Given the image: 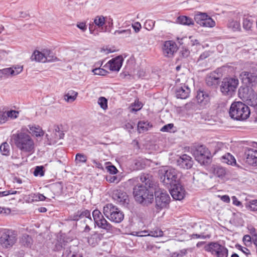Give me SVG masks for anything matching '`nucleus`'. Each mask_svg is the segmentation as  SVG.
<instances>
[{
  "mask_svg": "<svg viewBox=\"0 0 257 257\" xmlns=\"http://www.w3.org/2000/svg\"><path fill=\"white\" fill-rule=\"evenodd\" d=\"M21 242L24 246H30L32 243V239L29 235L24 234L21 237Z\"/></svg>",
  "mask_w": 257,
  "mask_h": 257,
  "instance_id": "37",
  "label": "nucleus"
},
{
  "mask_svg": "<svg viewBox=\"0 0 257 257\" xmlns=\"http://www.w3.org/2000/svg\"><path fill=\"white\" fill-rule=\"evenodd\" d=\"M133 194L136 200L144 205L152 203L153 200V194L149 191L143 185H138L134 188Z\"/></svg>",
  "mask_w": 257,
  "mask_h": 257,
  "instance_id": "4",
  "label": "nucleus"
},
{
  "mask_svg": "<svg viewBox=\"0 0 257 257\" xmlns=\"http://www.w3.org/2000/svg\"><path fill=\"white\" fill-rule=\"evenodd\" d=\"M139 179L145 185V187L151 188L153 186V182L152 180V176L148 174H142L139 177L136 178V179H133L131 180L132 181H138Z\"/></svg>",
  "mask_w": 257,
  "mask_h": 257,
  "instance_id": "25",
  "label": "nucleus"
},
{
  "mask_svg": "<svg viewBox=\"0 0 257 257\" xmlns=\"http://www.w3.org/2000/svg\"><path fill=\"white\" fill-rule=\"evenodd\" d=\"M132 27L136 33H138L140 31V30L142 28L141 24L139 22L135 23L132 25Z\"/></svg>",
  "mask_w": 257,
  "mask_h": 257,
  "instance_id": "63",
  "label": "nucleus"
},
{
  "mask_svg": "<svg viewBox=\"0 0 257 257\" xmlns=\"http://www.w3.org/2000/svg\"><path fill=\"white\" fill-rule=\"evenodd\" d=\"M204 249L216 257L228 256V249L224 246L217 242H211L206 245Z\"/></svg>",
  "mask_w": 257,
  "mask_h": 257,
  "instance_id": "9",
  "label": "nucleus"
},
{
  "mask_svg": "<svg viewBox=\"0 0 257 257\" xmlns=\"http://www.w3.org/2000/svg\"><path fill=\"white\" fill-rule=\"evenodd\" d=\"M104 234L98 231H93L88 237V243L92 246H96L104 238Z\"/></svg>",
  "mask_w": 257,
  "mask_h": 257,
  "instance_id": "21",
  "label": "nucleus"
},
{
  "mask_svg": "<svg viewBox=\"0 0 257 257\" xmlns=\"http://www.w3.org/2000/svg\"><path fill=\"white\" fill-rule=\"evenodd\" d=\"M155 25V21L152 20H147L146 21L144 26L146 30L151 31L154 29Z\"/></svg>",
  "mask_w": 257,
  "mask_h": 257,
  "instance_id": "44",
  "label": "nucleus"
},
{
  "mask_svg": "<svg viewBox=\"0 0 257 257\" xmlns=\"http://www.w3.org/2000/svg\"><path fill=\"white\" fill-rule=\"evenodd\" d=\"M92 216L95 226L105 231L107 233H113L115 231V227L112 226L103 216L98 209H95L92 212Z\"/></svg>",
  "mask_w": 257,
  "mask_h": 257,
  "instance_id": "6",
  "label": "nucleus"
},
{
  "mask_svg": "<svg viewBox=\"0 0 257 257\" xmlns=\"http://www.w3.org/2000/svg\"><path fill=\"white\" fill-rule=\"evenodd\" d=\"M149 232V230H143L141 231H133L132 234L133 235L137 236H149L148 233Z\"/></svg>",
  "mask_w": 257,
  "mask_h": 257,
  "instance_id": "53",
  "label": "nucleus"
},
{
  "mask_svg": "<svg viewBox=\"0 0 257 257\" xmlns=\"http://www.w3.org/2000/svg\"><path fill=\"white\" fill-rule=\"evenodd\" d=\"M194 156L197 161L204 162L205 159L209 158L208 150L203 146H200L194 152Z\"/></svg>",
  "mask_w": 257,
  "mask_h": 257,
  "instance_id": "20",
  "label": "nucleus"
},
{
  "mask_svg": "<svg viewBox=\"0 0 257 257\" xmlns=\"http://www.w3.org/2000/svg\"><path fill=\"white\" fill-rule=\"evenodd\" d=\"M27 202L29 203H32L37 201V194L31 193L29 194L26 198Z\"/></svg>",
  "mask_w": 257,
  "mask_h": 257,
  "instance_id": "51",
  "label": "nucleus"
},
{
  "mask_svg": "<svg viewBox=\"0 0 257 257\" xmlns=\"http://www.w3.org/2000/svg\"><path fill=\"white\" fill-rule=\"evenodd\" d=\"M7 112V117H8V119L10 118L12 119H14L17 118L19 114V112L18 111H16L15 110H10L6 111Z\"/></svg>",
  "mask_w": 257,
  "mask_h": 257,
  "instance_id": "45",
  "label": "nucleus"
},
{
  "mask_svg": "<svg viewBox=\"0 0 257 257\" xmlns=\"http://www.w3.org/2000/svg\"><path fill=\"white\" fill-rule=\"evenodd\" d=\"M187 253V250L183 249L180 250L179 251L174 253V257H182Z\"/></svg>",
  "mask_w": 257,
  "mask_h": 257,
  "instance_id": "61",
  "label": "nucleus"
},
{
  "mask_svg": "<svg viewBox=\"0 0 257 257\" xmlns=\"http://www.w3.org/2000/svg\"><path fill=\"white\" fill-rule=\"evenodd\" d=\"M87 157L83 154L77 153L75 156V162L76 164L84 163L86 162Z\"/></svg>",
  "mask_w": 257,
  "mask_h": 257,
  "instance_id": "40",
  "label": "nucleus"
},
{
  "mask_svg": "<svg viewBox=\"0 0 257 257\" xmlns=\"http://www.w3.org/2000/svg\"><path fill=\"white\" fill-rule=\"evenodd\" d=\"M43 52L46 59V62H53L57 60V58L54 56L53 53L50 50L44 49Z\"/></svg>",
  "mask_w": 257,
  "mask_h": 257,
  "instance_id": "33",
  "label": "nucleus"
},
{
  "mask_svg": "<svg viewBox=\"0 0 257 257\" xmlns=\"http://www.w3.org/2000/svg\"><path fill=\"white\" fill-rule=\"evenodd\" d=\"M142 107L143 104L139 100H135L130 106V109L131 112H137L140 110Z\"/></svg>",
  "mask_w": 257,
  "mask_h": 257,
  "instance_id": "39",
  "label": "nucleus"
},
{
  "mask_svg": "<svg viewBox=\"0 0 257 257\" xmlns=\"http://www.w3.org/2000/svg\"><path fill=\"white\" fill-rule=\"evenodd\" d=\"M248 208L250 211H257V200H253L249 202Z\"/></svg>",
  "mask_w": 257,
  "mask_h": 257,
  "instance_id": "52",
  "label": "nucleus"
},
{
  "mask_svg": "<svg viewBox=\"0 0 257 257\" xmlns=\"http://www.w3.org/2000/svg\"><path fill=\"white\" fill-rule=\"evenodd\" d=\"M105 18L103 16H97L94 19L93 22L90 23L89 25V30L90 33L96 36L98 33L95 32V30L97 27L103 31V26L105 23Z\"/></svg>",
  "mask_w": 257,
  "mask_h": 257,
  "instance_id": "13",
  "label": "nucleus"
},
{
  "mask_svg": "<svg viewBox=\"0 0 257 257\" xmlns=\"http://www.w3.org/2000/svg\"><path fill=\"white\" fill-rule=\"evenodd\" d=\"M254 20L251 16H246L243 18V28L246 31H251V28L254 24Z\"/></svg>",
  "mask_w": 257,
  "mask_h": 257,
  "instance_id": "29",
  "label": "nucleus"
},
{
  "mask_svg": "<svg viewBox=\"0 0 257 257\" xmlns=\"http://www.w3.org/2000/svg\"><path fill=\"white\" fill-rule=\"evenodd\" d=\"M139 179L145 185V187L151 188L153 186V182L152 180V176L148 174H142L139 177L136 178V179H133L131 180L132 181H138Z\"/></svg>",
  "mask_w": 257,
  "mask_h": 257,
  "instance_id": "23",
  "label": "nucleus"
},
{
  "mask_svg": "<svg viewBox=\"0 0 257 257\" xmlns=\"http://www.w3.org/2000/svg\"><path fill=\"white\" fill-rule=\"evenodd\" d=\"M31 59L32 61H36L39 62H46V59L44 56L43 51L42 52L36 50L31 56Z\"/></svg>",
  "mask_w": 257,
  "mask_h": 257,
  "instance_id": "31",
  "label": "nucleus"
},
{
  "mask_svg": "<svg viewBox=\"0 0 257 257\" xmlns=\"http://www.w3.org/2000/svg\"><path fill=\"white\" fill-rule=\"evenodd\" d=\"M228 27L235 31L240 29V25L237 21L230 20L228 23Z\"/></svg>",
  "mask_w": 257,
  "mask_h": 257,
  "instance_id": "38",
  "label": "nucleus"
},
{
  "mask_svg": "<svg viewBox=\"0 0 257 257\" xmlns=\"http://www.w3.org/2000/svg\"><path fill=\"white\" fill-rule=\"evenodd\" d=\"M250 113L248 106L240 101L233 102L229 111V116L237 120L246 119L249 116Z\"/></svg>",
  "mask_w": 257,
  "mask_h": 257,
  "instance_id": "2",
  "label": "nucleus"
},
{
  "mask_svg": "<svg viewBox=\"0 0 257 257\" xmlns=\"http://www.w3.org/2000/svg\"><path fill=\"white\" fill-rule=\"evenodd\" d=\"M78 95V93L73 90H70L64 96V99L67 102L74 101Z\"/></svg>",
  "mask_w": 257,
  "mask_h": 257,
  "instance_id": "34",
  "label": "nucleus"
},
{
  "mask_svg": "<svg viewBox=\"0 0 257 257\" xmlns=\"http://www.w3.org/2000/svg\"><path fill=\"white\" fill-rule=\"evenodd\" d=\"M239 81L235 77L224 78L220 85V90L223 95L232 96L236 91Z\"/></svg>",
  "mask_w": 257,
  "mask_h": 257,
  "instance_id": "7",
  "label": "nucleus"
},
{
  "mask_svg": "<svg viewBox=\"0 0 257 257\" xmlns=\"http://www.w3.org/2000/svg\"><path fill=\"white\" fill-rule=\"evenodd\" d=\"M107 181L109 182V183H118L120 181V179L119 178L115 176H112V175H109L107 176L106 178Z\"/></svg>",
  "mask_w": 257,
  "mask_h": 257,
  "instance_id": "50",
  "label": "nucleus"
},
{
  "mask_svg": "<svg viewBox=\"0 0 257 257\" xmlns=\"http://www.w3.org/2000/svg\"><path fill=\"white\" fill-rule=\"evenodd\" d=\"M162 53L166 57H172L178 50L176 43L171 40L166 41L164 42L162 47Z\"/></svg>",
  "mask_w": 257,
  "mask_h": 257,
  "instance_id": "12",
  "label": "nucleus"
},
{
  "mask_svg": "<svg viewBox=\"0 0 257 257\" xmlns=\"http://www.w3.org/2000/svg\"><path fill=\"white\" fill-rule=\"evenodd\" d=\"M98 103L103 109L105 110L107 108V100L105 97H99L98 100Z\"/></svg>",
  "mask_w": 257,
  "mask_h": 257,
  "instance_id": "46",
  "label": "nucleus"
},
{
  "mask_svg": "<svg viewBox=\"0 0 257 257\" xmlns=\"http://www.w3.org/2000/svg\"><path fill=\"white\" fill-rule=\"evenodd\" d=\"M218 78L212 76H209L206 78V83L209 86H212L217 83Z\"/></svg>",
  "mask_w": 257,
  "mask_h": 257,
  "instance_id": "47",
  "label": "nucleus"
},
{
  "mask_svg": "<svg viewBox=\"0 0 257 257\" xmlns=\"http://www.w3.org/2000/svg\"><path fill=\"white\" fill-rule=\"evenodd\" d=\"M221 161L228 165L232 166L236 164V160L234 157L230 153H226L220 158Z\"/></svg>",
  "mask_w": 257,
  "mask_h": 257,
  "instance_id": "30",
  "label": "nucleus"
},
{
  "mask_svg": "<svg viewBox=\"0 0 257 257\" xmlns=\"http://www.w3.org/2000/svg\"><path fill=\"white\" fill-rule=\"evenodd\" d=\"M176 22L179 24L190 26L194 24L193 20L187 16H179L176 20Z\"/></svg>",
  "mask_w": 257,
  "mask_h": 257,
  "instance_id": "32",
  "label": "nucleus"
},
{
  "mask_svg": "<svg viewBox=\"0 0 257 257\" xmlns=\"http://www.w3.org/2000/svg\"><path fill=\"white\" fill-rule=\"evenodd\" d=\"M139 179L145 185V187L151 188L153 186V182L152 180V176L148 174H142L139 177L136 178V179H133L131 180L132 181H138Z\"/></svg>",
  "mask_w": 257,
  "mask_h": 257,
  "instance_id": "24",
  "label": "nucleus"
},
{
  "mask_svg": "<svg viewBox=\"0 0 257 257\" xmlns=\"http://www.w3.org/2000/svg\"><path fill=\"white\" fill-rule=\"evenodd\" d=\"M64 134L61 131L58 125L55 126L54 130L52 134L49 136L48 134L46 137L48 141V145H51L56 144L59 140L63 139Z\"/></svg>",
  "mask_w": 257,
  "mask_h": 257,
  "instance_id": "15",
  "label": "nucleus"
},
{
  "mask_svg": "<svg viewBox=\"0 0 257 257\" xmlns=\"http://www.w3.org/2000/svg\"><path fill=\"white\" fill-rule=\"evenodd\" d=\"M244 160L248 164L257 166V150L252 148L247 149L244 155Z\"/></svg>",
  "mask_w": 257,
  "mask_h": 257,
  "instance_id": "16",
  "label": "nucleus"
},
{
  "mask_svg": "<svg viewBox=\"0 0 257 257\" xmlns=\"http://www.w3.org/2000/svg\"><path fill=\"white\" fill-rule=\"evenodd\" d=\"M112 198L120 205H125L128 203V197L126 193L120 190L116 189L113 191Z\"/></svg>",
  "mask_w": 257,
  "mask_h": 257,
  "instance_id": "17",
  "label": "nucleus"
},
{
  "mask_svg": "<svg viewBox=\"0 0 257 257\" xmlns=\"http://www.w3.org/2000/svg\"><path fill=\"white\" fill-rule=\"evenodd\" d=\"M197 102L202 106L208 104L210 101V97L207 92L203 90H199L196 95Z\"/></svg>",
  "mask_w": 257,
  "mask_h": 257,
  "instance_id": "22",
  "label": "nucleus"
},
{
  "mask_svg": "<svg viewBox=\"0 0 257 257\" xmlns=\"http://www.w3.org/2000/svg\"><path fill=\"white\" fill-rule=\"evenodd\" d=\"M104 216L111 222L118 223L124 218V214L119 208L111 203L106 204L103 208Z\"/></svg>",
  "mask_w": 257,
  "mask_h": 257,
  "instance_id": "5",
  "label": "nucleus"
},
{
  "mask_svg": "<svg viewBox=\"0 0 257 257\" xmlns=\"http://www.w3.org/2000/svg\"><path fill=\"white\" fill-rule=\"evenodd\" d=\"M177 164L181 168L189 169L192 167L193 161L190 156L183 154L178 159Z\"/></svg>",
  "mask_w": 257,
  "mask_h": 257,
  "instance_id": "19",
  "label": "nucleus"
},
{
  "mask_svg": "<svg viewBox=\"0 0 257 257\" xmlns=\"http://www.w3.org/2000/svg\"><path fill=\"white\" fill-rule=\"evenodd\" d=\"M34 175L35 176H43L44 175V172L43 171V167L41 166H37L35 169L34 172Z\"/></svg>",
  "mask_w": 257,
  "mask_h": 257,
  "instance_id": "48",
  "label": "nucleus"
},
{
  "mask_svg": "<svg viewBox=\"0 0 257 257\" xmlns=\"http://www.w3.org/2000/svg\"><path fill=\"white\" fill-rule=\"evenodd\" d=\"M148 235L154 237H161L163 235V232L160 229L156 228L150 231Z\"/></svg>",
  "mask_w": 257,
  "mask_h": 257,
  "instance_id": "41",
  "label": "nucleus"
},
{
  "mask_svg": "<svg viewBox=\"0 0 257 257\" xmlns=\"http://www.w3.org/2000/svg\"><path fill=\"white\" fill-rule=\"evenodd\" d=\"M84 217L89 218L91 221L92 220L90 217V212L87 209H81L80 210H78L70 217L71 220L77 221Z\"/></svg>",
  "mask_w": 257,
  "mask_h": 257,
  "instance_id": "27",
  "label": "nucleus"
},
{
  "mask_svg": "<svg viewBox=\"0 0 257 257\" xmlns=\"http://www.w3.org/2000/svg\"><path fill=\"white\" fill-rule=\"evenodd\" d=\"M12 68L14 71V74H13V76L18 75L23 71V67L22 66L13 67Z\"/></svg>",
  "mask_w": 257,
  "mask_h": 257,
  "instance_id": "59",
  "label": "nucleus"
},
{
  "mask_svg": "<svg viewBox=\"0 0 257 257\" xmlns=\"http://www.w3.org/2000/svg\"><path fill=\"white\" fill-rule=\"evenodd\" d=\"M178 171L174 168L164 167L159 171L160 180L163 184L169 188L178 181Z\"/></svg>",
  "mask_w": 257,
  "mask_h": 257,
  "instance_id": "3",
  "label": "nucleus"
},
{
  "mask_svg": "<svg viewBox=\"0 0 257 257\" xmlns=\"http://www.w3.org/2000/svg\"><path fill=\"white\" fill-rule=\"evenodd\" d=\"M107 171L111 174H115L117 173V170L114 166H108L106 167Z\"/></svg>",
  "mask_w": 257,
  "mask_h": 257,
  "instance_id": "62",
  "label": "nucleus"
},
{
  "mask_svg": "<svg viewBox=\"0 0 257 257\" xmlns=\"http://www.w3.org/2000/svg\"><path fill=\"white\" fill-rule=\"evenodd\" d=\"M214 173L218 177L222 178L225 176L226 172L223 167L217 166L214 168Z\"/></svg>",
  "mask_w": 257,
  "mask_h": 257,
  "instance_id": "35",
  "label": "nucleus"
},
{
  "mask_svg": "<svg viewBox=\"0 0 257 257\" xmlns=\"http://www.w3.org/2000/svg\"><path fill=\"white\" fill-rule=\"evenodd\" d=\"M11 139L22 153L32 154L34 152V141L28 133L18 131L12 135Z\"/></svg>",
  "mask_w": 257,
  "mask_h": 257,
  "instance_id": "1",
  "label": "nucleus"
},
{
  "mask_svg": "<svg viewBox=\"0 0 257 257\" xmlns=\"http://www.w3.org/2000/svg\"><path fill=\"white\" fill-rule=\"evenodd\" d=\"M236 247L241 250L243 253L247 256L251 254L250 250L246 247H243L240 245L237 244L236 245Z\"/></svg>",
  "mask_w": 257,
  "mask_h": 257,
  "instance_id": "57",
  "label": "nucleus"
},
{
  "mask_svg": "<svg viewBox=\"0 0 257 257\" xmlns=\"http://www.w3.org/2000/svg\"><path fill=\"white\" fill-rule=\"evenodd\" d=\"M145 163L143 159L139 158L134 161V168L137 170H141L144 168Z\"/></svg>",
  "mask_w": 257,
  "mask_h": 257,
  "instance_id": "43",
  "label": "nucleus"
},
{
  "mask_svg": "<svg viewBox=\"0 0 257 257\" xmlns=\"http://www.w3.org/2000/svg\"><path fill=\"white\" fill-rule=\"evenodd\" d=\"M195 22L200 26L207 28L215 27V22L206 13H199L195 15Z\"/></svg>",
  "mask_w": 257,
  "mask_h": 257,
  "instance_id": "11",
  "label": "nucleus"
},
{
  "mask_svg": "<svg viewBox=\"0 0 257 257\" xmlns=\"http://www.w3.org/2000/svg\"><path fill=\"white\" fill-rule=\"evenodd\" d=\"M156 205L158 209L166 207L169 204L170 197L166 191L158 190L155 192Z\"/></svg>",
  "mask_w": 257,
  "mask_h": 257,
  "instance_id": "10",
  "label": "nucleus"
},
{
  "mask_svg": "<svg viewBox=\"0 0 257 257\" xmlns=\"http://www.w3.org/2000/svg\"><path fill=\"white\" fill-rule=\"evenodd\" d=\"M30 133L36 137H42L44 135V132L39 125H29Z\"/></svg>",
  "mask_w": 257,
  "mask_h": 257,
  "instance_id": "28",
  "label": "nucleus"
},
{
  "mask_svg": "<svg viewBox=\"0 0 257 257\" xmlns=\"http://www.w3.org/2000/svg\"><path fill=\"white\" fill-rule=\"evenodd\" d=\"M0 151L3 155H9L10 153V146L7 143H3L0 146Z\"/></svg>",
  "mask_w": 257,
  "mask_h": 257,
  "instance_id": "42",
  "label": "nucleus"
},
{
  "mask_svg": "<svg viewBox=\"0 0 257 257\" xmlns=\"http://www.w3.org/2000/svg\"><path fill=\"white\" fill-rule=\"evenodd\" d=\"M190 93V89L187 86H181L176 89V96L178 98L186 99L188 97Z\"/></svg>",
  "mask_w": 257,
  "mask_h": 257,
  "instance_id": "26",
  "label": "nucleus"
},
{
  "mask_svg": "<svg viewBox=\"0 0 257 257\" xmlns=\"http://www.w3.org/2000/svg\"><path fill=\"white\" fill-rule=\"evenodd\" d=\"M3 73L6 75H10L13 76V74H14V71L13 70V68L10 67L5 68L2 70Z\"/></svg>",
  "mask_w": 257,
  "mask_h": 257,
  "instance_id": "64",
  "label": "nucleus"
},
{
  "mask_svg": "<svg viewBox=\"0 0 257 257\" xmlns=\"http://www.w3.org/2000/svg\"><path fill=\"white\" fill-rule=\"evenodd\" d=\"M211 54V52L209 51H206L202 53L198 58V61H202L208 58Z\"/></svg>",
  "mask_w": 257,
  "mask_h": 257,
  "instance_id": "58",
  "label": "nucleus"
},
{
  "mask_svg": "<svg viewBox=\"0 0 257 257\" xmlns=\"http://www.w3.org/2000/svg\"><path fill=\"white\" fill-rule=\"evenodd\" d=\"M17 241V233L12 230H6L0 237V244L5 248L12 247Z\"/></svg>",
  "mask_w": 257,
  "mask_h": 257,
  "instance_id": "8",
  "label": "nucleus"
},
{
  "mask_svg": "<svg viewBox=\"0 0 257 257\" xmlns=\"http://www.w3.org/2000/svg\"><path fill=\"white\" fill-rule=\"evenodd\" d=\"M150 127V123L148 121H140L138 123V130L140 133L147 131Z\"/></svg>",
  "mask_w": 257,
  "mask_h": 257,
  "instance_id": "36",
  "label": "nucleus"
},
{
  "mask_svg": "<svg viewBox=\"0 0 257 257\" xmlns=\"http://www.w3.org/2000/svg\"><path fill=\"white\" fill-rule=\"evenodd\" d=\"M131 34V30L127 29V30H116L114 34L115 35H120V34H124L125 35V37L129 36Z\"/></svg>",
  "mask_w": 257,
  "mask_h": 257,
  "instance_id": "54",
  "label": "nucleus"
},
{
  "mask_svg": "<svg viewBox=\"0 0 257 257\" xmlns=\"http://www.w3.org/2000/svg\"><path fill=\"white\" fill-rule=\"evenodd\" d=\"M92 71L94 75H105L107 73V71L105 70L100 68H96L93 69Z\"/></svg>",
  "mask_w": 257,
  "mask_h": 257,
  "instance_id": "49",
  "label": "nucleus"
},
{
  "mask_svg": "<svg viewBox=\"0 0 257 257\" xmlns=\"http://www.w3.org/2000/svg\"><path fill=\"white\" fill-rule=\"evenodd\" d=\"M174 126L173 123H169L165 125L161 128V131L163 132H169Z\"/></svg>",
  "mask_w": 257,
  "mask_h": 257,
  "instance_id": "60",
  "label": "nucleus"
},
{
  "mask_svg": "<svg viewBox=\"0 0 257 257\" xmlns=\"http://www.w3.org/2000/svg\"><path fill=\"white\" fill-rule=\"evenodd\" d=\"M252 235H245L243 236L242 241L245 246L249 245L251 243Z\"/></svg>",
  "mask_w": 257,
  "mask_h": 257,
  "instance_id": "55",
  "label": "nucleus"
},
{
  "mask_svg": "<svg viewBox=\"0 0 257 257\" xmlns=\"http://www.w3.org/2000/svg\"><path fill=\"white\" fill-rule=\"evenodd\" d=\"M123 61L122 57L118 56L109 60L104 67L112 71H118L122 66Z\"/></svg>",
  "mask_w": 257,
  "mask_h": 257,
  "instance_id": "14",
  "label": "nucleus"
},
{
  "mask_svg": "<svg viewBox=\"0 0 257 257\" xmlns=\"http://www.w3.org/2000/svg\"><path fill=\"white\" fill-rule=\"evenodd\" d=\"M171 187L170 192L174 199L181 200L184 198L185 191L180 184L176 183L175 185H172Z\"/></svg>",
  "mask_w": 257,
  "mask_h": 257,
  "instance_id": "18",
  "label": "nucleus"
},
{
  "mask_svg": "<svg viewBox=\"0 0 257 257\" xmlns=\"http://www.w3.org/2000/svg\"><path fill=\"white\" fill-rule=\"evenodd\" d=\"M6 111L0 110V123H4L8 121Z\"/></svg>",
  "mask_w": 257,
  "mask_h": 257,
  "instance_id": "56",
  "label": "nucleus"
}]
</instances>
